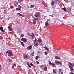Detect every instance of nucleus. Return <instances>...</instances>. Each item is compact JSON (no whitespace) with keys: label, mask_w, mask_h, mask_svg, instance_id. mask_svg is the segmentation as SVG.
I'll return each mask as SVG.
<instances>
[{"label":"nucleus","mask_w":74,"mask_h":74,"mask_svg":"<svg viewBox=\"0 0 74 74\" xmlns=\"http://www.w3.org/2000/svg\"><path fill=\"white\" fill-rule=\"evenodd\" d=\"M16 66V64H14L12 66V69H14V67H15V66Z\"/></svg>","instance_id":"2eb2a0df"},{"label":"nucleus","mask_w":74,"mask_h":74,"mask_svg":"<svg viewBox=\"0 0 74 74\" xmlns=\"http://www.w3.org/2000/svg\"><path fill=\"white\" fill-rule=\"evenodd\" d=\"M37 22L36 21H33V24H35V23H36Z\"/></svg>","instance_id":"393cba45"},{"label":"nucleus","mask_w":74,"mask_h":74,"mask_svg":"<svg viewBox=\"0 0 74 74\" xmlns=\"http://www.w3.org/2000/svg\"><path fill=\"white\" fill-rule=\"evenodd\" d=\"M20 42L23 46H24V44L21 41Z\"/></svg>","instance_id":"5701e85b"},{"label":"nucleus","mask_w":74,"mask_h":74,"mask_svg":"<svg viewBox=\"0 0 74 74\" xmlns=\"http://www.w3.org/2000/svg\"><path fill=\"white\" fill-rule=\"evenodd\" d=\"M16 10H17V11H19L21 10V8H16Z\"/></svg>","instance_id":"aec40b11"},{"label":"nucleus","mask_w":74,"mask_h":74,"mask_svg":"<svg viewBox=\"0 0 74 74\" xmlns=\"http://www.w3.org/2000/svg\"><path fill=\"white\" fill-rule=\"evenodd\" d=\"M44 70L45 71H47V66H45L44 69Z\"/></svg>","instance_id":"ddd939ff"},{"label":"nucleus","mask_w":74,"mask_h":74,"mask_svg":"<svg viewBox=\"0 0 74 74\" xmlns=\"http://www.w3.org/2000/svg\"><path fill=\"white\" fill-rule=\"evenodd\" d=\"M58 59H60V58H58Z\"/></svg>","instance_id":"69168bd1"},{"label":"nucleus","mask_w":74,"mask_h":74,"mask_svg":"<svg viewBox=\"0 0 74 74\" xmlns=\"http://www.w3.org/2000/svg\"><path fill=\"white\" fill-rule=\"evenodd\" d=\"M10 26H9L8 27V28L10 29Z\"/></svg>","instance_id":"603ef678"},{"label":"nucleus","mask_w":74,"mask_h":74,"mask_svg":"<svg viewBox=\"0 0 74 74\" xmlns=\"http://www.w3.org/2000/svg\"><path fill=\"white\" fill-rule=\"evenodd\" d=\"M70 66L71 67H73V64H71V63H70V65L69 66V67Z\"/></svg>","instance_id":"4be33fe9"},{"label":"nucleus","mask_w":74,"mask_h":74,"mask_svg":"<svg viewBox=\"0 0 74 74\" xmlns=\"http://www.w3.org/2000/svg\"><path fill=\"white\" fill-rule=\"evenodd\" d=\"M49 24V23H48L47 22L45 23V25H46V26H48Z\"/></svg>","instance_id":"f8f14e48"},{"label":"nucleus","mask_w":74,"mask_h":74,"mask_svg":"<svg viewBox=\"0 0 74 74\" xmlns=\"http://www.w3.org/2000/svg\"><path fill=\"white\" fill-rule=\"evenodd\" d=\"M1 67V65L0 64V67Z\"/></svg>","instance_id":"052dcab7"},{"label":"nucleus","mask_w":74,"mask_h":74,"mask_svg":"<svg viewBox=\"0 0 74 74\" xmlns=\"http://www.w3.org/2000/svg\"><path fill=\"white\" fill-rule=\"evenodd\" d=\"M58 0H56L55 1V2L56 3V2H57V1H58Z\"/></svg>","instance_id":"5fc2aeb1"},{"label":"nucleus","mask_w":74,"mask_h":74,"mask_svg":"<svg viewBox=\"0 0 74 74\" xmlns=\"http://www.w3.org/2000/svg\"><path fill=\"white\" fill-rule=\"evenodd\" d=\"M61 74H63V72H61Z\"/></svg>","instance_id":"6e6d98bb"},{"label":"nucleus","mask_w":74,"mask_h":74,"mask_svg":"<svg viewBox=\"0 0 74 74\" xmlns=\"http://www.w3.org/2000/svg\"><path fill=\"white\" fill-rule=\"evenodd\" d=\"M28 7H29V6H28Z\"/></svg>","instance_id":"338daca9"},{"label":"nucleus","mask_w":74,"mask_h":74,"mask_svg":"<svg viewBox=\"0 0 74 74\" xmlns=\"http://www.w3.org/2000/svg\"><path fill=\"white\" fill-rule=\"evenodd\" d=\"M36 41H37V39H36V38H35V41H34L35 43H36Z\"/></svg>","instance_id":"c85d7f7f"},{"label":"nucleus","mask_w":74,"mask_h":74,"mask_svg":"<svg viewBox=\"0 0 74 74\" xmlns=\"http://www.w3.org/2000/svg\"><path fill=\"white\" fill-rule=\"evenodd\" d=\"M18 15H19L20 16H22V15L21 14H20L19 13H18Z\"/></svg>","instance_id":"c756f323"},{"label":"nucleus","mask_w":74,"mask_h":74,"mask_svg":"<svg viewBox=\"0 0 74 74\" xmlns=\"http://www.w3.org/2000/svg\"><path fill=\"white\" fill-rule=\"evenodd\" d=\"M21 41H23L25 42H26V41H27V39L26 38H23L21 39Z\"/></svg>","instance_id":"7ed1b4c3"},{"label":"nucleus","mask_w":74,"mask_h":74,"mask_svg":"<svg viewBox=\"0 0 74 74\" xmlns=\"http://www.w3.org/2000/svg\"><path fill=\"white\" fill-rule=\"evenodd\" d=\"M37 42H39V43L41 42V39H38L37 40Z\"/></svg>","instance_id":"1a4fd4ad"},{"label":"nucleus","mask_w":74,"mask_h":74,"mask_svg":"<svg viewBox=\"0 0 74 74\" xmlns=\"http://www.w3.org/2000/svg\"><path fill=\"white\" fill-rule=\"evenodd\" d=\"M27 64L28 66H29V65H30L29 63V62H27Z\"/></svg>","instance_id":"37998d69"},{"label":"nucleus","mask_w":74,"mask_h":74,"mask_svg":"<svg viewBox=\"0 0 74 74\" xmlns=\"http://www.w3.org/2000/svg\"><path fill=\"white\" fill-rule=\"evenodd\" d=\"M18 7H19V8H22V6H21L20 5H19L18 6Z\"/></svg>","instance_id":"ea45409f"},{"label":"nucleus","mask_w":74,"mask_h":74,"mask_svg":"<svg viewBox=\"0 0 74 74\" xmlns=\"http://www.w3.org/2000/svg\"><path fill=\"white\" fill-rule=\"evenodd\" d=\"M38 20V18H34V21H35V22H36V21H37V20Z\"/></svg>","instance_id":"a211bd4d"},{"label":"nucleus","mask_w":74,"mask_h":74,"mask_svg":"<svg viewBox=\"0 0 74 74\" xmlns=\"http://www.w3.org/2000/svg\"><path fill=\"white\" fill-rule=\"evenodd\" d=\"M69 74H74V73L72 72H71L69 73Z\"/></svg>","instance_id":"f704fd0d"},{"label":"nucleus","mask_w":74,"mask_h":74,"mask_svg":"<svg viewBox=\"0 0 74 74\" xmlns=\"http://www.w3.org/2000/svg\"><path fill=\"white\" fill-rule=\"evenodd\" d=\"M30 65L31 66H33V64H32V63H31L30 64Z\"/></svg>","instance_id":"a19ab883"},{"label":"nucleus","mask_w":74,"mask_h":74,"mask_svg":"<svg viewBox=\"0 0 74 74\" xmlns=\"http://www.w3.org/2000/svg\"><path fill=\"white\" fill-rule=\"evenodd\" d=\"M32 45H30L29 46L27 47V49H28V50H30V49L32 48Z\"/></svg>","instance_id":"423d86ee"},{"label":"nucleus","mask_w":74,"mask_h":74,"mask_svg":"<svg viewBox=\"0 0 74 74\" xmlns=\"http://www.w3.org/2000/svg\"><path fill=\"white\" fill-rule=\"evenodd\" d=\"M50 21H50V20H48L47 21V22L49 23V22H50Z\"/></svg>","instance_id":"4c0bfd02"},{"label":"nucleus","mask_w":74,"mask_h":74,"mask_svg":"<svg viewBox=\"0 0 74 74\" xmlns=\"http://www.w3.org/2000/svg\"><path fill=\"white\" fill-rule=\"evenodd\" d=\"M45 55H48V53L47 52H45Z\"/></svg>","instance_id":"473e14b6"},{"label":"nucleus","mask_w":74,"mask_h":74,"mask_svg":"<svg viewBox=\"0 0 74 74\" xmlns=\"http://www.w3.org/2000/svg\"><path fill=\"white\" fill-rule=\"evenodd\" d=\"M28 35H29V36H30V33H28L27 34Z\"/></svg>","instance_id":"09e8293b"},{"label":"nucleus","mask_w":74,"mask_h":74,"mask_svg":"<svg viewBox=\"0 0 74 74\" xmlns=\"http://www.w3.org/2000/svg\"><path fill=\"white\" fill-rule=\"evenodd\" d=\"M53 72L54 73H56V70H55V69H53Z\"/></svg>","instance_id":"b1692460"},{"label":"nucleus","mask_w":74,"mask_h":74,"mask_svg":"<svg viewBox=\"0 0 74 74\" xmlns=\"http://www.w3.org/2000/svg\"><path fill=\"white\" fill-rule=\"evenodd\" d=\"M62 9L64 11H66V8H62Z\"/></svg>","instance_id":"dca6fc26"},{"label":"nucleus","mask_w":74,"mask_h":74,"mask_svg":"<svg viewBox=\"0 0 74 74\" xmlns=\"http://www.w3.org/2000/svg\"><path fill=\"white\" fill-rule=\"evenodd\" d=\"M31 37L32 39H34V34L32 33L31 34Z\"/></svg>","instance_id":"0eeeda50"},{"label":"nucleus","mask_w":74,"mask_h":74,"mask_svg":"<svg viewBox=\"0 0 74 74\" xmlns=\"http://www.w3.org/2000/svg\"><path fill=\"white\" fill-rule=\"evenodd\" d=\"M55 4V1H54L53 0L51 2V5H53Z\"/></svg>","instance_id":"9d476101"},{"label":"nucleus","mask_w":74,"mask_h":74,"mask_svg":"<svg viewBox=\"0 0 74 74\" xmlns=\"http://www.w3.org/2000/svg\"><path fill=\"white\" fill-rule=\"evenodd\" d=\"M13 8H14V6H11L10 7V8H11V9Z\"/></svg>","instance_id":"e433bc0d"},{"label":"nucleus","mask_w":74,"mask_h":74,"mask_svg":"<svg viewBox=\"0 0 74 74\" xmlns=\"http://www.w3.org/2000/svg\"><path fill=\"white\" fill-rule=\"evenodd\" d=\"M3 38L1 36H0V40H2L3 39Z\"/></svg>","instance_id":"7c9ffc66"},{"label":"nucleus","mask_w":74,"mask_h":74,"mask_svg":"<svg viewBox=\"0 0 74 74\" xmlns=\"http://www.w3.org/2000/svg\"><path fill=\"white\" fill-rule=\"evenodd\" d=\"M16 22H18V21H16Z\"/></svg>","instance_id":"13d9d810"},{"label":"nucleus","mask_w":74,"mask_h":74,"mask_svg":"<svg viewBox=\"0 0 74 74\" xmlns=\"http://www.w3.org/2000/svg\"><path fill=\"white\" fill-rule=\"evenodd\" d=\"M44 66V65H41V67H42H42H43V66Z\"/></svg>","instance_id":"79ce46f5"},{"label":"nucleus","mask_w":74,"mask_h":74,"mask_svg":"<svg viewBox=\"0 0 74 74\" xmlns=\"http://www.w3.org/2000/svg\"><path fill=\"white\" fill-rule=\"evenodd\" d=\"M8 52L10 53L11 56H14V55L13 54V53H12V52L11 51V50H9L8 51Z\"/></svg>","instance_id":"f03ea898"},{"label":"nucleus","mask_w":74,"mask_h":74,"mask_svg":"<svg viewBox=\"0 0 74 74\" xmlns=\"http://www.w3.org/2000/svg\"><path fill=\"white\" fill-rule=\"evenodd\" d=\"M0 30L1 32H3V33H4L5 32L4 30H3V28L2 27H1L0 28Z\"/></svg>","instance_id":"6e6552de"},{"label":"nucleus","mask_w":74,"mask_h":74,"mask_svg":"<svg viewBox=\"0 0 74 74\" xmlns=\"http://www.w3.org/2000/svg\"><path fill=\"white\" fill-rule=\"evenodd\" d=\"M34 52H33L32 54H31V55L32 56H34Z\"/></svg>","instance_id":"412c9836"},{"label":"nucleus","mask_w":74,"mask_h":74,"mask_svg":"<svg viewBox=\"0 0 74 74\" xmlns=\"http://www.w3.org/2000/svg\"><path fill=\"white\" fill-rule=\"evenodd\" d=\"M9 30L10 31H11V30H12V29L11 28H10L9 29Z\"/></svg>","instance_id":"c03bdc74"},{"label":"nucleus","mask_w":74,"mask_h":74,"mask_svg":"<svg viewBox=\"0 0 74 74\" xmlns=\"http://www.w3.org/2000/svg\"><path fill=\"white\" fill-rule=\"evenodd\" d=\"M1 69H2V68H1V67H0V70H1Z\"/></svg>","instance_id":"864d4df0"},{"label":"nucleus","mask_w":74,"mask_h":74,"mask_svg":"<svg viewBox=\"0 0 74 74\" xmlns=\"http://www.w3.org/2000/svg\"><path fill=\"white\" fill-rule=\"evenodd\" d=\"M34 45H35L36 46H38V44H37V43H35L34 44Z\"/></svg>","instance_id":"a878e982"},{"label":"nucleus","mask_w":74,"mask_h":74,"mask_svg":"<svg viewBox=\"0 0 74 74\" xmlns=\"http://www.w3.org/2000/svg\"><path fill=\"white\" fill-rule=\"evenodd\" d=\"M49 64H51V61H49Z\"/></svg>","instance_id":"a18cd8bd"},{"label":"nucleus","mask_w":74,"mask_h":74,"mask_svg":"<svg viewBox=\"0 0 74 74\" xmlns=\"http://www.w3.org/2000/svg\"><path fill=\"white\" fill-rule=\"evenodd\" d=\"M28 74H29V72H28Z\"/></svg>","instance_id":"e2e57ef3"},{"label":"nucleus","mask_w":74,"mask_h":74,"mask_svg":"<svg viewBox=\"0 0 74 74\" xmlns=\"http://www.w3.org/2000/svg\"><path fill=\"white\" fill-rule=\"evenodd\" d=\"M56 64V65H58V64H60V65H62V63H61V62L58 61H56V62H55Z\"/></svg>","instance_id":"f257e3e1"},{"label":"nucleus","mask_w":74,"mask_h":74,"mask_svg":"<svg viewBox=\"0 0 74 74\" xmlns=\"http://www.w3.org/2000/svg\"><path fill=\"white\" fill-rule=\"evenodd\" d=\"M33 7H34V5H32L31 6V8H32Z\"/></svg>","instance_id":"c9c22d12"},{"label":"nucleus","mask_w":74,"mask_h":74,"mask_svg":"<svg viewBox=\"0 0 74 74\" xmlns=\"http://www.w3.org/2000/svg\"><path fill=\"white\" fill-rule=\"evenodd\" d=\"M9 60L10 62H12V60L10 59V58H9Z\"/></svg>","instance_id":"bb28decb"},{"label":"nucleus","mask_w":74,"mask_h":74,"mask_svg":"<svg viewBox=\"0 0 74 74\" xmlns=\"http://www.w3.org/2000/svg\"><path fill=\"white\" fill-rule=\"evenodd\" d=\"M23 36H24V35H23V34H22L21 35V36L22 37H23Z\"/></svg>","instance_id":"8fccbe9b"},{"label":"nucleus","mask_w":74,"mask_h":74,"mask_svg":"<svg viewBox=\"0 0 74 74\" xmlns=\"http://www.w3.org/2000/svg\"><path fill=\"white\" fill-rule=\"evenodd\" d=\"M36 63H37V64H40V63H39V62L38 61H37Z\"/></svg>","instance_id":"2f4dec72"},{"label":"nucleus","mask_w":74,"mask_h":74,"mask_svg":"<svg viewBox=\"0 0 74 74\" xmlns=\"http://www.w3.org/2000/svg\"><path fill=\"white\" fill-rule=\"evenodd\" d=\"M51 65L53 66V67H55V64L53 63H51Z\"/></svg>","instance_id":"cd10ccee"},{"label":"nucleus","mask_w":74,"mask_h":74,"mask_svg":"<svg viewBox=\"0 0 74 74\" xmlns=\"http://www.w3.org/2000/svg\"><path fill=\"white\" fill-rule=\"evenodd\" d=\"M10 33H12V32H10Z\"/></svg>","instance_id":"4d7b16f0"},{"label":"nucleus","mask_w":74,"mask_h":74,"mask_svg":"<svg viewBox=\"0 0 74 74\" xmlns=\"http://www.w3.org/2000/svg\"><path fill=\"white\" fill-rule=\"evenodd\" d=\"M34 62V63H35V61H34V62Z\"/></svg>","instance_id":"680f3d73"},{"label":"nucleus","mask_w":74,"mask_h":74,"mask_svg":"<svg viewBox=\"0 0 74 74\" xmlns=\"http://www.w3.org/2000/svg\"><path fill=\"white\" fill-rule=\"evenodd\" d=\"M69 68H70V71H73L74 70V69H73V67H72L70 66H69Z\"/></svg>","instance_id":"20e7f679"},{"label":"nucleus","mask_w":74,"mask_h":74,"mask_svg":"<svg viewBox=\"0 0 74 74\" xmlns=\"http://www.w3.org/2000/svg\"><path fill=\"white\" fill-rule=\"evenodd\" d=\"M39 56H36V57L35 58V59H36V60H38V59H39Z\"/></svg>","instance_id":"f3484780"},{"label":"nucleus","mask_w":74,"mask_h":74,"mask_svg":"<svg viewBox=\"0 0 74 74\" xmlns=\"http://www.w3.org/2000/svg\"><path fill=\"white\" fill-rule=\"evenodd\" d=\"M28 67H31V66H30V65H28Z\"/></svg>","instance_id":"3c124183"},{"label":"nucleus","mask_w":74,"mask_h":74,"mask_svg":"<svg viewBox=\"0 0 74 74\" xmlns=\"http://www.w3.org/2000/svg\"><path fill=\"white\" fill-rule=\"evenodd\" d=\"M23 1V0H19L18 2L19 3H21V2H22Z\"/></svg>","instance_id":"6ab92c4d"},{"label":"nucleus","mask_w":74,"mask_h":74,"mask_svg":"<svg viewBox=\"0 0 74 74\" xmlns=\"http://www.w3.org/2000/svg\"><path fill=\"white\" fill-rule=\"evenodd\" d=\"M6 53H8V52H6Z\"/></svg>","instance_id":"bf43d9fd"},{"label":"nucleus","mask_w":74,"mask_h":74,"mask_svg":"<svg viewBox=\"0 0 74 74\" xmlns=\"http://www.w3.org/2000/svg\"><path fill=\"white\" fill-rule=\"evenodd\" d=\"M44 48L46 49V50H47V51H49V49H48V47H44Z\"/></svg>","instance_id":"9b49d317"},{"label":"nucleus","mask_w":74,"mask_h":74,"mask_svg":"<svg viewBox=\"0 0 74 74\" xmlns=\"http://www.w3.org/2000/svg\"><path fill=\"white\" fill-rule=\"evenodd\" d=\"M66 38H69V36H66Z\"/></svg>","instance_id":"49530a36"},{"label":"nucleus","mask_w":74,"mask_h":74,"mask_svg":"<svg viewBox=\"0 0 74 74\" xmlns=\"http://www.w3.org/2000/svg\"><path fill=\"white\" fill-rule=\"evenodd\" d=\"M38 53H40V52H38Z\"/></svg>","instance_id":"0e129e2a"},{"label":"nucleus","mask_w":74,"mask_h":74,"mask_svg":"<svg viewBox=\"0 0 74 74\" xmlns=\"http://www.w3.org/2000/svg\"><path fill=\"white\" fill-rule=\"evenodd\" d=\"M24 58H25V59H27V58H28V57L27 56V55H24Z\"/></svg>","instance_id":"4468645a"},{"label":"nucleus","mask_w":74,"mask_h":74,"mask_svg":"<svg viewBox=\"0 0 74 74\" xmlns=\"http://www.w3.org/2000/svg\"><path fill=\"white\" fill-rule=\"evenodd\" d=\"M62 71V69H59V72H60V71Z\"/></svg>","instance_id":"58836bf2"},{"label":"nucleus","mask_w":74,"mask_h":74,"mask_svg":"<svg viewBox=\"0 0 74 74\" xmlns=\"http://www.w3.org/2000/svg\"><path fill=\"white\" fill-rule=\"evenodd\" d=\"M55 58H56V59H58V58H59L57 56H56Z\"/></svg>","instance_id":"72a5a7b5"},{"label":"nucleus","mask_w":74,"mask_h":74,"mask_svg":"<svg viewBox=\"0 0 74 74\" xmlns=\"http://www.w3.org/2000/svg\"><path fill=\"white\" fill-rule=\"evenodd\" d=\"M39 16H40V14H39V13H36L35 15V17H36L37 18V17H39Z\"/></svg>","instance_id":"39448f33"},{"label":"nucleus","mask_w":74,"mask_h":74,"mask_svg":"<svg viewBox=\"0 0 74 74\" xmlns=\"http://www.w3.org/2000/svg\"><path fill=\"white\" fill-rule=\"evenodd\" d=\"M36 74H37V73H36Z\"/></svg>","instance_id":"774afa93"},{"label":"nucleus","mask_w":74,"mask_h":74,"mask_svg":"<svg viewBox=\"0 0 74 74\" xmlns=\"http://www.w3.org/2000/svg\"><path fill=\"white\" fill-rule=\"evenodd\" d=\"M72 48H73V49H74V45H73L72 46Z\"/></svg>","instance_id":"de8ad7c7"}]
</instances>
